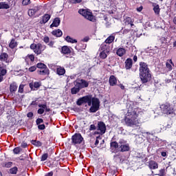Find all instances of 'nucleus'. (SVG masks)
<instances>
[{
    "mask_svg": "<svg viewBox=\"0 0 176 176\" xmlns=\"http://www.w3.org/2000/svg\"><path fill=\"white\" fill-rule=\"evenodd\" d=\"M77 105L79 107L83 105V104H88L89 108V112L94 113L100 109V100L97 98H93V96L88 95L80 98L76 101ZM92 105V106H91Z\"/></svg>",
    "mask_w": 176,
    "mask_h": 176,
    "instance_id": "1",
    "label": "nucleus"
},
{
    "mask_svg": "<svg viewBox=\"0 0 176 176\" xmlns=\"http://www.w3.org/2000/svg\"><path fill=\"white\" fill-rule=\"evenodd\" d=\"M133 102H128L126 104V108L128 109L126 116L125 117L124 121L126 126H137L138 124V114H137V110L133 109Z\"/></svg>",
    "mask_w": 176,
    "mask_h": 176,
    "instance_id": "2",
    "label": "nucleus"
},
{
    "mask_svg": "<svg viewBox=\"0 0 176 176\" xmlns=\"http://www.w3.org/2000/svg\"><path fill=\"white\" fill-rule=\"evenodd\" d=\"M139 71V75L142 83H148V82H151V79H152V74H151L149 67H148V64L144 62H140Z\"/></svg>",
    "mask_w": 176,
    "mask_h": 176,
    "instance_id": "3",
    "label": "nucleus"
},
{
    "mask_svg": "<svg viewBox=\"0 0 176 176\" xmlns=\"http://www.w3.org/2000/svg\"><path fill=\"white\" fill-rule=\"evenodd\" d=\"M160 109L165 115H174V109L171 107L170 104H162Z\"/></svg>",
    "mask_w": 176,
    "mask_h": 176,
    "instance_id": "4",
    "label": "nucleus"
},
{
    "mask_svg": "<svg viewBox=\"0 0 176 176\" xmlns=\"http://www.w3.org/2000/svg\"><path fill=\"white\" fill-rule=\"evenodd\" d=\"M72 141L74 145H79L83 142V137L80 133H76L72 137Z\"/></svg>",
    "mask_w": 176,
    "mask_h": 176,
    "instance_id": "5",
    "label": "nucleus"
},
{
    "mask_svg": "<svg viewBox=\"0 0 176 176\" xmlns=\"http://www.w3.org/2000/svg\"><path fill=\"white\" fill-rule=\"evenodd\" d=\"M105 131H107V126H105V123H104L103 122H99L98 123L96 133L102 135V134H105Z\"/></svg>",
    "mask_w": 176,
    "mask_h": 176,
    "instance_id": "6",
    "label": "nucleus"
},
{
    "mask_svg": "<svg viewBox=\"0 0 176 176\" xmlns=\"http://www.w3.org/2000/svg\"><path fill=\"white\" fill-rule=\"evenodd\" d=\"M76 86L79 87L80 89H85V87H89V82L83 79H81L80 82L76 81Z\"/></svg>",
    "mask_w": 176,
    "mask_h": 176,
    "instance_id": "7",
    "label": "nucleus"
},
{
    "mask_svg": "<svg viewBox=\"0 0 176 176\" xmlns=\"http://www.w3.org/2000/svg\"><path fill=\"white\" fill-rule=\"evenodd\" d=\"M124 25H131V28H135V25H134V19L131 17H126L124 19Z\"/></svg>",
    "mask_w": 176,
    "mask_h": 176,
    "instance_id": "8",
    "label": "nucleus"
},
{
    "mask_svg": "<svg viewBox=\"0 0 176 176\" xmlns=\"http://www.w3.org/2000/svg\"><path fill=\"white\" fill-rule=\"evenodd\" d=\"M41 10V7L37 6L34 7V8L30 9L28 11V14L30 17H32V16H35V14Z\"/></svg>",
    "mask_w": 176,
    "mask_h": 176,
    "instance_id": "9",
    "label": "nucleus"
},
{
    "mask_svg": "<svg viewBox=\"0 0 176 176\" xmlns=\"http://www.w3.org/2000/svg\"><path fill=\"white\" fill-rule=\"evenodd\" d=\"M45 49L46 45H42V44L38 43L36 50H34V53H36V54H41V53H42V52Z\"/></svg>",
    "mask_w": 176,
    "mask_h": 176,
    "instance_id": "10",
    "label": "nucleus"
},
{
    "mask_svg": "<svg viewBox=\"0 0 176 176\" xmlns=\"http://www.w3.org/2000/svg\"><path fill=\"white\" fill-rule=\"evenodd\" d=\"M125 69H131L133 67V59L131 58H127L125 62Z\"/></svg>",
    "mask_w": 176,
    "mask_h": 176,
    "instance_id": "11",
    "label": "nucleus"
},
{
    "mask_svg": "<svg viewBox=\"0 0 176 176\" xmlns=\"http://www.w3.org/2000/svg\"><path fill=\"white\" fill-rule=\"evenodd\" d=\"M148 167L151 170H156V168H158L159 165L156 162L151 160L148 162Z\"/></svg>",
    "mask_w": 176,
    "mask_h": 176,
    "instance_id": "12",
    "label": "nucleus"
},
{
    "mask_svg": "<svg viewBox=\"0 0 176 176\" xmlns=\"http://www.w3.org/2000/svg\"><path fill=\"white\" fill-rule=\"evenodd\" d=\"M50 14H45L43 15L42 18V21H40V24H46L49 20H50Z\"/></svg>",
    "mask_w": 176,
    "mask_h": 176,
    "instance_id": "13",
    "label": "nucleus"
},
{
    "mask_svg": "<svg viewBox=\"0 0 176 176\" xmlns=\"http://www.w3.org/2000/svg\"><path fill=\"white\" fill-rule=\"evenodd\" d=\"M110 86H115L118 83V80L115 76H111L109 80Z\"/></svg>",
    "mask_w": 176,
    "mask_h": 176,
    "instance_id": "14",
    "label": "nucleus"
},
{
    "mask_svg": "<svg viewBox=\"0 0 176 176\" xmlns=\"http://www.w3.org/2000/svg\"><path fill=\"white\" fill-rule=\"evenodd\" d=\"M60 21H60V18H55L53 23L50 25V28H53V27H58V25H60Z\"/></svg>",
    "mask_w": 176,
    "mask_h": 176,
    "instance_id": "15",
    "label": "nucleus"
},
{
    "mask_svg": "<svg viewBox=\"0 0 176 176\" xmlns=\"http://www.w3.org/2000/svg\"><path fill=\"white\" fill-rule=\"evenodd\" d=\"M10 91L12 94L17 91V84L16 82H12L10 85Z\"/></svg>",
    "mask_w": 176,
    "mask_h": 176,
    "instance_id": "16",
    "label": "nucleus"
},
{
    "mask_svg": "<svg viewBox=\"0 0 176 176\" xmlns=\"http://www.w3.org/2000/svg\"><path fill=\"white\" fill-rule=\"evenodd\" d=\"M153 6L154 13L155 14H160V8L159 7V4L156 3H153Z\"/></svg>",
    "mask_w": 176,
    "mask_h": 176,
    "instance_id": "17",
    "label": "nucleus"
},
{
    "mask_svg": "<svg viewBox=\"0 0 176 176\" xmlns=\"http://www.w3.org/2000/svg\"><path fill=\"white\" fill-rule=\"evenodd\" d=\"M80 91V89L76 86V82H74V87L71 89L72 94H78Z\"/></svg>",
    "mask_w": 176,
    "mask_h": 176,
    "instance_id": "18",
    "label": "nucleus"
},
{
    "mask_svg": "<svg viewBox=\"0 0 176 176\" xmlns=\"http://www.w3.org/2000/svg\"><path fill=\"white\" fill-rule=\"evenodd\" d=\"M116 54H118L119 57H123V56L126 54V50L124 48L120 47L117 50Z\"/></svg>",
    "mask_w": 176,
    "mask_h": 176,
    "instance_id": "19",
    "label": "nucleus"
},
{
    "mask_svg": "<svg viewBox=\"0 0 176 176\" xmlns=\"http://www.w3.org/2000/svg\"><path fill=\"white\" fill-rule=\"evenodd\" d=\"M52 35H54V36H56L57 38H60V36H63V32L60 29L52 31Z\"/></svg>",
    "mask_w": 176,
    "mask_h": 176,
    "instance_id": "20",
    "label": "nucleus"
},
{
    "mask_svg": "<svg viewBox=\"0 0 176 176\" xmlns=\"http://www.w3.org/2000/svg\"><path fill=\"white\" fill-rule=\"evenodd\" d=\"M120 148L121 149V152H127L130 151V146H129V144H121L120 146Z\"/></svg>",
    "mask_w": 176,
    "mask_h": 176,
    "instance_id": "21",
    "label": "nucleus"
},
{
    "mask_svg": "<svg viewBox=\"0 0 176 176\" xmlns=\"http://www.w3.org/2000/svg\"><path fill=\"white\" fill-rule=\"evenodd\" d=\"M6 69L0 67V82H2L3 80V76H5V75H6Z\"/></svg>",
    "mask_w": 176,
    "mask_h": 176,
    "instance_id": "22",
    "label": "nucleus"
},
{
    "mask_svg": "<svg viewBox=\"0 0 176 176\" xmlns=\"http://www.w3.org/2000/svg\"><path fill=\"white\" fill-rule=\"evenodd\" d=\"M61 53H63V54H71V50L68 46H63L62 47Z\"/></svg>",
    "mask_w": 176,
    "mask_h": 176,
    "instance_id": "23",
    "label": "nucleus"
},
{
    "mask_svg": "<svg viewBox=\"0 0 176 176\" xmlns=\"http://www.w3.org/2000/svg\"><path fill=\"white\" fill-rule=\"evenodd\" d=\"M85 19H87V20H89V21H93V14L91 12L87 11V13L85 14Z\"/></svg>",
    "mask_w": 176,
    "mask_h": 176,
    "instance_id": "24",
    "label": "nucleus"
},
{
    "mask_svg": "<svg viewBox=\"0 0 176 176\" xmlns=\"http://www.w3.org/2000/svg\"><path fill=\"white\" fill-rule=\"evenodd\" d=\"M65 41L67 42H69V43H78V40L77 39H74L72 37L67 36L65 38Z\"/></svg>",
    "mask_w": 176,
    "mask_h": 176,
    "instance_id": "25",
    "label": "nucleus"
},
{
    "mask_svg": "<svg viewBox=\"0 0 176 176\" xmlns=\"http://www.w3.org/2000/svg\"><path fill=\"white\" fill-rule=\"evenodd\" d=\"M101 50H102V52H106L107 53H109V45L107 44H102L101 45Z\"/></svg>",
    "mask_w": 176,
    "mask_h": 176,
    "instance_id": "26",
    "label": "nucleus"
},
{
    "mask_svg": "<svg viewBox=\"0 0 176 176\" xmlns=\"http://www.w3.org/2000/svg\"><path fill=\"white\" fill-rule=\"evenodd\" d=\"M108 54H109V52H107L104 51H102L100 53V58H102V60H105V58H107V57H108Z\"/></svg>",
    "mask_w": 176,
    "mask_h": 176,
    "instance_id": "27",
    "label": "nucleus"
},
{
    "mask_svg": "<svg viewBox=\"0 0 176 176\" xmlns=\"http://www.w3.org/2000/svg\"><path fill=\"white\" fill-rule=\"evenodd\" d=\"M56 72L58 74V75H64V74H65V69L63 68V67H58Z\"/></svg>",
    "mask_w": 176,
    "mask_h": 176,
    "instance_id": "28",
    "label": "nucleus"
},
{
    "mask_svg": "<svg viewBox=\"0 0 176 176\" xmlns=\"http://www.w3.org/2000/svg\"><path fill=\"white\" fill-rule=\"evenodd\" d=\"M110 146H111V149L116 150V149H118V148H119V144H118L117 142H112L110 144Z\"/></svg>",
    "mask_w": 176,
    "mask_h": 176,
    "instance_id": "29",
    "label": "nucleus"
},
{
    "mask_svg": "<svg viewBox=\"0 0 176 176\" xmlns=\"http://www.w3.org/2000/svg\"><path fill=\"white\" fill-rule=\"evenodd\" d=\"M9 8H10V6H9V4L6 2L0 3V9H9Z\"/></svg>",
    "mask_w": 176,
    "mask_h": 176,
    "instance_id": "30",
    "label": "nucleus"
},
{
    "mask_svg": "<svg viewBox=\"0 0 176 176\" xmlns=\"http://www.w3.org/2000/svg\"><path fill=\"white\" fill-rule=\"evenodd\" d=\"M8 57H9V55L6 53H3L0 55V59L2 61H8Z\"/></svg>",
    "mask_w": 176,
    "mask_h": 176,
    "instance_id": "31",
    "label": "nucleus"
},
{
    "mask_svg": "<svg viewBox=\"0 0 176 176\" xmlns=\"http://www.w3.org/2000/svg\"><path fill=\"white\" fill-rule=\"evenodd\" d=\"M115 41V36H110L105 40V43H112Z\"/></svg>",
    "mask_w": 176,
    "mask_h": 176,
    "instance_id": "32",
    "label": "nucleus"
},
{
    "mask_svg": "<svg viewBox=\"0 0 176 176\" xmlns=\"http://www.w3.org/2000/svg\"><path fill=\"white\" fill-rule=\"evenodd\" d=\"M17 46V43H16V41L14 39H12L11 42L10 43L9 47L10 49H14Z\"/></svg>",
    "mask_w": 176,
    "mask_h": 176,
    "instance_id": "33",
    "label": "nucleus"
},
{
    "mask_svg": "<svg viewBox=\"0 0 176 176\" xmlns=\"http://www.w3.org/2000/svg\"><path fill=\"white\" fill-rule=\"evenodd\" d=\"M38 74H39V75H48L49 69H46V67H45L43 70L38 71Z\"/></svg>",
    "mask_w": 176,
    "mask_h": 176,
    "instance_id": "34",
    "label": "nucleus"
},
{
    "mask_svg": "<svg viewBox=\"0 0 176 176\" xmlns=\"http://www.w3.org/2000/svg\"><path fill=\"white\" fill-rule=\"evenodd\" d=\"M32 144L34 146H42V142L39 140H32Z\"/></svg>",
    "mask_w": 176,
    "mask_h": 176,
    "instance_id": "35",
    "label": "nucleus"
},
{
    "mask_svg": "<svg viewBox=\"0 0 176 176\" xmlns=\"http://www.w3.org/2000/svg\"><path fill=\"white\" fill-rule=\"evenodd\" d=\"M17 171H19V168L17 166H14L10 169L9 173L10 174H17Z\"/></svg>",
    "mask_w": 176,
    "mask_h": 176,
    "instance_id": "36",
    "label": "nucleus"
},
{
    "mask_svg": "<svg viewBox=\"0 0 176 176\" xmlns=\"http://www.w3.org/2000/svg\"><path fill=\"white\" fill-rule=\"evenodd\" d=\"M36 67L37 68L44 69L45 68H46V65H45L44 63H40L36 65Z\"/></svg>",
    "mask_w": 176,
    "mask_h": 176,
    "instance_id": "37",
    "label": "nucleus"
},
{
    "mask_svg": "<svg viewBox=\"0 0 176 176\" xmlns=\"http://www.w3.org/2000/svg\"><path fill=\"white\" fill-rule=\"evenodd\" d=\"M87 12V10H85V9H80L78 10V13L80 14H81L82 16H83L85 17V16H86V13Z\"/></svg>",
    "mask_w": 176,
    "mask_h": 176,
    "instance_id": "38",
    "label": "nucleus"
},
{
    "mask_svg": "<svg viewBox=\"0 0 176 176\" xmlns=\"http://www.w3.org/2000/svg\"><path fill=\"white\" fill-rule=\"evenodd\" d=\"M13 162H6L4 167H6V168H10V167L12 166Z\"/></svg>",
    "mask_w": 176,
    "mask_h": 176,
    "instance_id": "39",
    "label": "nucleus"
},
{
    "mask_svg": "<svg viewBox=\"0 0 176 176\" xmlns=\"http://www.w3.org/2000/svg\"><path fill=\"white\" fill-rule=\"evenodd\" d=\"M49 157V154L45 153L41 157V162H45V160H47V157Z\"/></svg>",
    "mask_w": 176,
    "mask_h": 176,
    "instance_id": "40",
    "label": "nucleus"
},
{
    "mask_svg": "<svg viewBox=\"0 0 176 176\" xmlns=\"http://www.w3.org/2000/svg\"><path fill=\"white\" fill-rule=\"evenodd\" d=\"M30 3H31V0H23L22 1L23 6H27V5H30Z\"/></svg>",
    "mask_w": 176,
    "mask_h": 176,
    "instance_id": "41",
    "label": "nucleus"
},
{
    "mask_svg": "<svg viewBox=\"0 0 176 176\" xmlns=\"http://www.w3.org/2000/svg\"><path fill=\"white\" fill-rule=\"evenodd\" d=\"M21 151V150L20 149V148L16 147L15 148H14L13 152H14V153H15V155H19V153H20Z\"/></svg>",
    "mask_w": 176,
    "mask_h": 176,
    "instance_id": "42",
    "label": "nucleus"
},
{
    "mask_svg": "<svg viewBox=\"0 0 176 176\" xmlns=\"http://www.w3.org/2000/svg\"><path fill=\"white\" fill-rule=\"evenodd\" d=\"M24 91V85H21L19 87V93H23Z\"/></svg>",
    "mask_w": 176,
    "mask_h": 176,
    "instance_id": "43",
    "label": "nucleus"
},
{
    "mask_svg": "<svg viewBox=\"0 0 176 176\" xmlns=\"http://www.w3.org/2000/svg\"><path fill=\"white\" fill-rule=\"evenodd\" d=\"M166 67L168 68V71H171L173 69V66L168 62H166Z\"/></svg>",
    "mask_w": 176,
    "mask_h": 176,
    "instance_id": "44",
    "label": "nucleus"
},
{
    "mask_svg": "<svg viewBox=\"0 0 176 176\" xmlns=\"http://www.w3.org/2000/svg\"><path fill=\"white\" fill-rule=\"evenodd\" d=\"M164 173H166V170L165 169H161L160 170V173L157 174V175H159V176H164L165 175Z\"/></svg>",
    "mask_w": 176,
    "mask_h": 176,
    "instance_id": "45",
    "label": "nucleus"
},
{
    "mask_svg": "<svg viewBox=\"0 0 176 176\" xmlns=\"http://www.w3.org/2000/svg\"><path fill=\"white\" fill-rule=\"evenodd\" d=\"M41 123H43V119L42 118H38L36 120V124H37V126H38L39 124H41Z\"/></svg>",
    "mask_w": 176,
    "mask_h": 176,
    "instance_id": "46",
    "label": "nucleus"
},
{
    "mask_svg": "<svg viewBox=\"0 0 176 176\" xmlns=\"http://www.w3.org/2000/svg\"><path fill=\"white\" fill-rule=\"evenodd\" d=\"M34 89H39V87H41V83L38 82H35L34 83Z\"/></svg>",
    "mask_w": 176,
    "mask_h": 176,
    "instance_id": "47",
    "label": "nucleus"
},
{
    "mask_svg": "<svg viewBox=\"0 0 176 176\" xmlns=\"http://www.w3.org/2000/svg\"><path fill=\"white\" fill-rule=\"evenodd\" d=\"M19 159L22 161L25 160V159H28V155L25 154V155H21Z\"/></svg>",
    "mask_w": 176,
    "mask_h": 176,
    "instance_id": "48",
    "label": "nucleus"
},
{
    "mask_svg": "<svg viewBox=\"0 0 176 176\" xmlns=\"http://www.w3.org/2000/svg\"><path fill=\"white\" fill-rule=\"evenodd\" d=\"M38 130H45V129H46V126H45L44 124H38Z\"/></svg>",
    "mask_w": 176,
    "mask_h": 176,
    "instance_id": "49",
    "label": "nucleus"
},
{
    "mask_svg": "<svg viewBox=\"0 0 176 176\" xmlns=\"http://www.w3.org/2000/svg\"><path fill=\"white\" fill-rule=\"evenodd\" d=\"M36 46H37V44H35V43L31 44L30 49H32V50H34V52H35V50H36Z\"/></svg>",
    "mask_w": 176,
    "mask_h": 176,
    "instance_id": "50",
    "label": "nucleus"
},
{
    "mask_svg": "<svg viewBox=\"0 0 176 176\" xmlns=\"http://www.w3.org/2000/svg\"><path fill=\"white\" fill-rule=\"evenodd\" d=\"M43 41L45 43H49V42H50V38H49V36H45L43 38Z\"/></svg>",
    "mask_w": 176,
    "mask_h": 176,
    "instance_id": "51",
    "label": "nucleus"
},
{
    "mask_svg": "<svg viewBox=\"0 0 176 176\" xmlns=\"http://www.w3.org/2000/svg\"><path fill=\"white\" fill-rule=\"evenodd\" d=\"M45 112V109H38L37 111V113H38V115H43V113Z\"/></svg>",
    "mask_w": 176,
    "mask_h": 176,
    "instance_id": "52",
    "label": "nucleus"
},
{
    "mask_svg": "<svg viewBox=\"0 0 176 176\" xmlns=\"http://www.w3.org/2000/svg\"><path fill=\"white\" fill-rule=\"evenodd\" d=\"M30 72H34V71H36V67L32 66L29 68Z\"/></svg>",
    "mask_w": 176,
    "mask_h": 176,
    "instance_id": "53",
    "label": "nucleus"
},
{
    "mask_svg": "<svg viewBox=\"0 0 176 176\" xmlns=\"http://www.w3.org/2000/svg\"><path fill=\"white\" fill-rule=\"evenodd\" d=\"M97 127H96V125L94 124H91L90 127H89V130L90 131H93V130H96Z\"/></svg>",
    "mask_w": 176,
    "mask_h": 176,
    "instance_id": "54",
    "label": "nucleus"
},
{
    "mask_svg": "<svg viewBox=\"0 0 176 176\" xmlns=\"http://www.w3.org/2000/svg\"><path fill=\"white\" fill-rule=\"evenodd\" d=\"M47 107V104H38V107L41 108L42 109H45Z\"/></svg>",
    "mask_w": 176,
    "mask_h": 176,
    "instance_id": "55",
    "label": "nucleus"
},
{
    "mask_svg": "<svg viewBox=\"0 0 176 176\" xmlns=\"http://www.w3.org/2000/svg\"><path fill=\"white\" fill-rule=\"evenodd\" d=\"M98 140H101V137H100V136L96 137V142H95V145H98V144L100 143Z\"/></svg>",
    "mask_w": 176,
    "mask_h": 176,
    "instance_id": "56",
    "label": "nucleus"
},
{
    "mask_svg": "<svg viewBox=\"0 0 176 176\" xmlns=\"http://www.w3.org/2000/svg\"><path fill=\"white\" fill-rule=\"evenodd\" d=\"M48 46H50V47H54V41H50L48 43Z\"/></svg>",
    "mask_w": 176,
    "mask_h": 176,
    "instance_id": "57",
    "label": "nucleus"
},
{
    "mask_svg": "<svg viewBox=\"0 0 176 176\" xmlns=\"http://www.w3.org/2000/svg\"><path fill=\"white\" fill-rule=\"evenodd\" d=\"M28 58H30V60L31 61H34V60H35V56H34V55L31 54L28 56Z\"/></svg>",
    "mask_w": 176,
    "mask_h": 176,
    "instance_id": "58",
    "label": "nucleus"
},
{
    "mask_svg": "<svg viewBox=\"0 0 176 176\" xmlns=\"http://www.w3.org/2000/svg\"><path fill=\"white\" fill-rule=\"evenodd\" d=\"M82 2V0H72V3H80Z\"/></svg>",
    "mask_w": 176,
    "mask_h": 176,
    "instance_id": "59",
    "label": "nucleus"
},
{
    "mask_svg": "<svg viewBox=\"0 0 176 176\" xmlns=\"http://www.w3.org/2000/svg\"><path fill=\"white\" fill-rule=\"evenodd\" d=\"M90 38L88 36L85 37L84 38L82 39V42H89V40Z\"/></svg>",
    "mask_w": 176,
    "mask_h": 176,
    "instance_id": "60",
    "label": "nucleus"
},
{
    "mask_svg": "<svg viewBox=\"0 0 176 176\" xmlns=\"http://www.w3.org/2000/svg\"><path fill=\"white\" fill-rule=\"evenodd\" d=\"M129 32H130V30H129V29H124L123 30V34H125V35L129 34Z\"/></svg>",
    "mask_w": 176,
    "mask_h": 176,
    "instance_id": "61",
    "label": "nucleus"
},
{
    "mask_svg": "<svg viewBox=\"0 0 176 176\" xmlns=\"http://www.w3.org/2000/svg\"><path fill=\"white\" fill-rule=\"evenodd\" d=\"M27 116H28V118H32V116H34V113H32V112H29V113H28Z\"/></svg>",
    "mask_w": 176,
    "mask_h": 176,
    "instance_id": "62",
    "label": "nucleus"
},
{
    "mask_svg": "<svg viewBox=\"0 0 176 176\" xmlns=\"http://www.w3.org/2000/svg\"><path fill=\"white\" fill-rule=\"evenodd\" d=\"M21 146L22 148H27L28 144H27V143H25V142H23V143L21 144Z\"/></svg>",
    "mask_w": 176,
    "mask_h": 176,
    "instance_id": "63",
    "label": "nucleus"
},
{
    "mask_svg": "<svg viewBox=\"0 0 176 176\" xmlns=\"http://www.w3.org/2000/svg\"><path fill=\"white\" fill-rule=\"evenodd\" d=\"M45 176H53V172H50L45 175Z\"/></svg>",
    "mask_w": 176,
    "mask_h": 176,
    "instance_id": "64",
    "label": "nucleus"
}]
</instances>
